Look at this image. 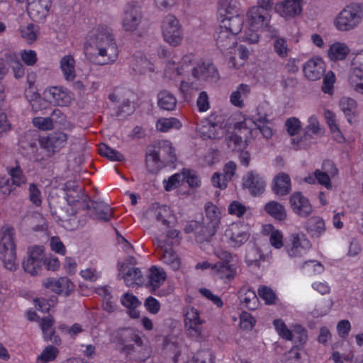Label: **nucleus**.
<instances>
[{"label": "nucleus", "instance_id": "a19ab883", "mask_svg": "<svg viewBox=\"0 0 363 363\" xmlns=\"http://www.w3.org/2000/svg\"><path fill=\"white\" fill-rule=\"evenodd\" d=\"M54 324V318L51 315L43 318L40 321V328L43 331V338L45 341H51L55 344H59L61 340L58 335L55 334V330L52 328Z\"/></svg>", "mask_w": 363, "mask_h": 363}, {"label": "nucleus", "instance_id": "7ed1b4c3", "mask_svg": "<svg viewBox=\"0 0 363 363\" xmlns=\"http://www.w3.org/2000/svg\"><path fill=\"white\" fill-rule=\"evenodd\" d=\"M44 98L40 97L38 92H33L28 99L32 110L37 113L47 108L48 102L58 106H68L73 100L72 93L67 88L61 86H50L43 91Z\"/></svg>", "mask_w": 363, "mask_h": 363}, {"label": "nucleus", "instance_id": "9d476101", "mask_svg": "<svg viewBox=\"0 0 363 363\" xmlns=\"http://www.w3.org/2000/svg\"><path fill=\"white\" fill-rule=\"evenodd\" d=\"M118 344L121 352L127 356H135L138 349L143 347V341L138 331L130 328L120 331Z\"/></svg>", "mask_w": 363, "mask_h": 363}, {"label": "nucleus", "instance_id": "bf43d9fd", "mask_svg": "<svg viewBox=\"0 0 363 363\" xmlns=\"http://www.w3.org/2000/svg\"><path fill=\"white\" fill-rule=\"evenodd\" d=\"M285 128L288 134L294 138H300L298 134L301 130V122L298 118L291 117L285 121Z\"/></svg>", "mask_w": 363, "mask_h": 363}, {"label": "nucleus", "instance_id": "a211bd4d", "mask_svg": "<svg viewBox=\"0 0 363 363\" xmlns=\"http://www.w3.org/2000/svg\"><path fill=\"white\" fill-rule=\"evenodd\" d=\"M161 248V262L172 271H181L183 267L182 261L177 252L169 246L168 241L160 242Z\"/></svg>", "mask_w": 363, "mask_h": 363}, {"label": "nucleus", "instance_id": "1a4fd4ad", "mask_svg": "<svg viewBox=\"0 0 363 363\" xmlns=\"http://www.w3.org/2000/svg\"><path fill=\"white\" fill-rule=\"evenodd\" d=\"M162 34L164 41L172 47L180 45L184 34L179 20L172 14H167L162 20Z\"/></svg>", "mask_w": 363, "mask_h": 363}, {"label": "nucleus", "instance_id": "39448f33", "mask_svg": "<svg viewBox=\"0 0 363 363\" xmlns=\"http://www.w3.org/2000/svg\"><path fill=\"white\" fill-rule=\"evenodd\" d=\"M244 26V18L240 14L227 16L220 20L216 35L218 47L229 50L237 44L236 35L240 33Z\"/></svg>", "mask_w": 363, "mask_h": 363}, {"label": "nucleus", "instance_id": "c9c22d12", "mask_svg": "<svg viewBox=\"0 0 363 363\" xmlns=\"http://www.w3.org/2000/svg\"><path fill=\"white\" fill-rule=\"evenodd\" d=\"M250 92L251 88L250 85L244 83L240 84L230 94L229 100L230 104L236 108H243L245 106V100L248 97Z\"/></svg>", "mask_w": 363, "mask_h": 363}, {"label": "nucleus", "instance_id": "3c124183", "mask_svg": "<svg viewBox=\"0 0 363 363\" xmlns=\"http://www.w3.org/2000/svg\"><path fill=\"white\" fill-rule=\"evenodd\" d=\"M273 325L275 331L282 339L292 341L294 339V325L291 328H288L284 321L277 318L274 320Z\"/></svg>", "mask_w": 363, "mask_h": 363}, {"label": "nucleus", "instance_id": "864d4df0", "mask_svg": "<svg viewBox=\"0 0 363 363\" xmlns=\"http://www.w3.org/2000/svg\"><path fill=\"white\" fill-rule=\"evenodd\" d=\"M59 354V350L54 345H48L36 358L37 363H48L55 360Z\"/></svg>", "mask_w": 363, "mask_h": 363}, {"label": "nucleus", "instance_id": "bb28decb", "mask_svg": "<svg viewBox=\"0 0 363 363\" xmlns=\"http://www.w3.org/2000/svg\"><path fill=\"white\" fill-rule=\"evenodd\" d=\"M205 210L208 228L206 236L211 238L216 233L220 223L222 213L220 208L212 203H207L205 206Z\"/></svg>", "mask_w": 363, "mask_h": 363}, {"label": "nucleus", "instance_id": "f704fd0d", "mask_svg": "<svg viewBox=\"0 0 363 363\" xmlns=\"http://www.w3.org/2000/svg\"><path fill=\"white\" fill-rule=\"evenodd\" d=\"M62 190L64 198L70 206L75 205L84 196L82 187L79 185L77 181H67L65 183Z\"/></svg>", "mask_w": 363, "mask_h": 363}, {"label": "nucleus", "instance_id": "774afa93", "mask_svg": "<svg viewBox=\"0 0 363 363\" xmlns=\"http://www.w3.org/2000/svg\"><path fill=\"white\" fill-rule=\"evenodd\" d=\"M32 123L34 127L40 130H51L54 128L52 120L50 117H34Z\"/></svg>", "mask_w": 363, "mask_h": 363}, {"label": "nucleus", "instance_id": "9b49d317", "mask_svg": "<svg viewBox=\"0 0 363 363\" xmlns=\"http://www.w3.org/2000/svg\"><path fill=\"white\" fill-rule=\"evenodd\" d=\"M142 18L141 6L138 2H130L124 9L121 27L125 32H134L140 26Z\"/></svg>", "mask_w": 363, "mask_h": 363}, {"label": "nucleus", "instance_id": "f03ea898", "mask_svg": "<svg viewBox=\"0 0 363 363\" xmlns=\"http://www.w3.org/2000/svg\"><path fill=\"white\" fill-rule=\"evenodd\" d=\"M119 48L111 28L96 25L92 30V63L98 65L113 64L118 57Z\"/></svg>", "mask_w": 363, "mask_h": 363}, {"label": "nucleus", "instance_id": "69168bd1", "mask_svg": "<svg viewBox=\"0 0 363 363\" xmlns=\"http://www.w3.org/2000/svg\"><path fill=\"white\" fill-rule=\"evenodd\" d=\"M182 174L184 182L186 181L191 188H198L201 186V182L197 173L189 169H183Z\"/></svg>", "mask_w": 363, "mask_h": 363}, {"label": "nucleus", "instance_id": "f257e3e1", "mask_svg": "<svg viewBox=\"0 0 363 363\" xmlns=\"http://www.w3.org/2000/svg\"><path fill=\"white\" fill-rule=\"evenodd\" d=\"M164 76L169 80L186 76V79L181 82L180 91L184 95L189 96L199 89L202 81L217 79L218 72L211 62L203 60L196 62L194 55L188 54L181 58L174 57L168 60L164 65Z\"/></svg>", "mask_w": 363, "mask_h": 363}, {"label": "nucleus", "instance_id": "aec40b11", "mask_svg": "<svg viewBox=\"0 0 363 363\" xmlns=\"http://www.w3.org/2000/svg\"><path fill=\"white\" fill-rule=\"evenodd\" d=\"M145 217L150 221H156L162 225H167L173 218V213L167 205L153 203L146 211Z\"/></svg>", "mask_w": 363, "mask_h": 363}, {"label": "nucleus", "instance_id": "e433bc0d", "mask_svg": "<svg viewBox=\"0 0 363 363\" xmlns=\"http://www.w3.org/2000/svg\"><path fill=\"white\" fill-rule=\"evenodd\" d=\"M131 69L135 74H145L155 71V65L143 55H135L133 57Z\"/></svg>", "mask_w": 363, "mask_h": 363}, {"label": "nucleus", "instance_id": "20e7f679", "mask_svg": "<svg viewBox=\"0 0 363 363\" xmlns=\"http://www.w3.org/2000/svg\"><path fill=\"white\" fill-rule=\"evenodd\" d=\"M247 26L242 31L240 39L248 44H257L260 35L258 30L268 27L271 17L267 11L259 6L250 7L246 12Z\"/></svg>", "mask_w": 363, "mask_h": 363}, {"label": "nucleus", "instance_id": "c85d7f7f", "mask_svg": "<svg viewBox=\"0 0 363 363\" xmlns=\"http://www.w3.org/2000/svg\"><path fill=\"white\" fill-rule=\"evenodd\" d=\"M237 269L235 264L218 262L213 264L212 275L224 282H230L235 277Z\"/></svg>", "mask_w": 363, "mask_h": 363}, {"label": "nucleus", "instance_id": "ea45409f", "mask_svg": "<svg viewBox=\"0 0 363 363\" xmlns=\"http://www.w3.org/2000/svg\"><path fill=\"white\" fill-rule=\"evenodd\" d=\"M262 232L269 237L270 245L275 249H280L284 246V236L281 230L277 229L271 224L262 226Z\"/></svg>", "mask_w": 363, "mask_h": 363}, {"label": "nucleus", "instance_id": "79ce46f5", "mask_svg": "<svg viewBox=\"0 0 363 363\" xmlns=\"http://www.w3.org/2000/svg\"><path fill=\"white\" fill-rule=\"evenodd\" d=\"M349 47L344 43L335 42L331 44L328 50V56L332 61L343 60L350 53Z\"/></svg>", "mask_w": 363, "mask_h": 363}, {"label": "nucleus", "instance_id": "f3484780", "mask_svg": "<svg viewBox=\"0 0 363 363\" xmlns=\"http://www.w3.org/2000/svg\"><path fill=\"white\" fill-rule=\"evenodd\" d=\"M302 11V0H283L274 6L275 13L286 20L298 16Z\"/></svg>", "mask_w": 363, "mask_h": 363}, {"label": "nucleus", "instance_id": "6e6552de", "mask_svg": "<svg viewBox=\"0 0 363 363\" xmlns=\"http://www.w3.org/2000/svg\"><path fill=\"white\" fill-rule=\"evenodd\" d=\"M250 227L241 222H234L228 225L223 233L222 240L233 249H238L249 240Z\"/></svg>", "mask_w": 363, "mask_h": 363}, {"label": "nucleus", "instance_id": "2f4dec72", "mask_svg": "<svg viewBox=\"0 0 363 363\" xmlns=\"http://www.w3.org/2000/svg\"><path fill=\"white\" fill-rule=\"evenodd\" d=\"M323 171L317 169L315 171V175L317 177V182L326 189H330L332 188V184L330 182V177H334L337 175L338 170L330 160L325 161L323 164Z\"/></svg>", "mask_w": 363, "mask_h": 363}, {"label": "nucleus", "instance_id": "473e14b6", "mask_svg": "<svg viewBox=\"0 0 363 363\" xmlns=\"http://www.w3.org/2000/svg\"><path fill=\"white\" fill-rule=\"evenodd\" d=\"M44 286L57 294H64L65 296H69L74 289L73 283L67 277L48 279L44 283Z\"/></svg>", "mask_w": 363, "mask_h": 363}, {"label": "nucleus", "instance_id": "09e8293b", "mask_svg": "<svg viewBox=\"0 0 363 363\" xmlns=\"http://www.w3.org/2000/svg\"><path fill=\"white\" fill-rule=\"evenodd\" d=\"M218 10L225 16L240 14V3L238 0H218Z\"/></svg>", "mask_w": 363, "mask_h": 363}, {"label": "nucleus", "instance_id": "72a5a7b5", "mask_svg": "<svg viewBox=\"0 0 363 363\" xmlns=\"http://www.w3.org/2000/svg\"><path fill=\"white\" fill-rule=\"evenodd\" d=\"M119 276L128 286L139 285L143 282L141 271L138 268L129 267L125 264H122L119 269Z\"/></svg>", "mask_w": 363, "mask_h": 363}, {"label": "nucleus", "instance_id": "5701e85b", "mask_svg": "<svg viewBox=\"0 0 363 363\" xmlns=\"http://www.w3.org/2000/svg\"><path fill=\"white\" fill-rule=\"evenodd\" d=\"M127 91L122 88H116L108 95V99L117 106V115L129 114L133 111L130 101L126 97Z\"/></svg>", "mask_w": 363, "mask_h": 363}, {"label": "nucleus", "instance_id": "412c9836", "mask_svg": "<svg viewBox=\"0 0 363 363\" xmlns=\"http://www.w3.org/2000/svg\"><path fill=\"white\" fill-rule=\"evenodd\" d=\"M290 206L292 211L301 217H308L313 212V207L308 199L301 192H294L290 196Z\"/></svg>", "mask_w": 363, "mask_h": 363}, {"label": "nucleus", "instance_id": "0e129e2a", "mask_svg": "<svg viewBox=\"0 0 363 363\" xmlns=\"http://www.w3.org/2000/svg\"><path fill=\"white\" fill-rule=\"evenodd\" d=\"M184 182V176L182 170L179 172L175 173L163 181L164 187L166 191H172L181 186Z\"/></svg>", "mask_w": 363, "mask_h": 363}, {"label": "nucleus", "instance_id": "49530a36", "mask_svg": "<svg viewBox=\"0 0 363 363\" xmlns=\"http://www.w3.org/2000/svg\"><path fill=\"white\" fill-rule=\"evenodd\" d=\"M240 131L241 133L244 134L245 138V140H243L241 136L237 134H232L226 138L228 147L233 151L239 152L245 149L247 145V140L249 137L251 136L249 135L247 130H240Z\"/></svg>", "mask_w": 363, "mask_h": 363}, {"label": "nucleus", "instance_id": "052dcab7", "mask_svg": "<svg viewBox=\"0 0 363 363\" xmlns=\"http://www.w3.org/2000/svg\"><path fill=\"white\" fill-rule=\"evenodd\" d=\"M98 151L101 156L111 161H122L124 159L121 153L105 144H101L99 146Z\"/></svg>", "mask_w": 363, "mask_h": 363}, {"label": "nucleus", "instance_id": "c03bdc74", "mask_svg": "<svg viewBox=\"0 0 363 363\" xmlns=\"http://www.w3.org/2000/svg\"><path fill=\"white\" fill-rule=\"evenodd\" d=\"M60 69L67 81L72 82L74 79L76 77L75 60L72 55H65L61 59Z\"/></svg>", "mask_w": 363, "mask_h": 363}, {"label": "nucleus", "instance_id": "4be33fe9", "mask_svg": "<svg viewBox=\"0 0 363 363\" xmlns=\"http://www.w3.org/2000/svg\"><path fill=\"white\" fill-rule=\"evenodd\" d=\"M38 135L32 131H28L21 135L18 140V145L25 150V154L30 158L38 160L40 158L37 155L38 150Z\"/></svg>", "mask_w": 363, "mask_h": 363}, {"label": "nucleus", "instance_id": "338daca9", "mask_svg": "<svg viewBox=\"0 0 363 363\" xmlns=\"http://www.w3.org/2000/svg\"><path fill=\"white\" fill-rule=\"evenodd\" d=\"M9 173L13 185L20 186L26 182V177L19 165L11 168Z\"/></svg>", "mask_w": 363, "mask_h": 363}, {"label": "nucleus", "instance_id": "a878e982", "mask_svg": "<svg viewBox=\"0 0 363 363\" xmlns=\"http://www.w3.org/2000/svg\"><path fill=\"white\" fill-rule=\"evenodd\" d=\"M304 76L311 81H315L323 75L325 71V65L320 57H314L309 59L303 65Z\"/></svg>", "mask_w": 363, "mask_h": 363}, {"label": "nucleus", "instance_id": "b1692460", "mask_svg": "<svg viewBox=\"0 0 363 363\" xmlns=\"http://www.w3.org/2000/svg\"><path fill=\"white\" fill-rule=\"evenodd\" d=\"M197 131L203 139H220L225 133L221 124L212 123L208 120L202 121L197 127Z\"/></svg>", "mask_w": 363, "mask_h": 363}, {"label": "nucleus", "instance_id": "13d9d810", "mask_svg": "<svg viewBox=\"0 0 363 363\" xmlns=\"http://www.w3.org/2000/svg\"><path fill=\"white\" fill-rule=\"evenodd\" d=\"M273 48L274 52L280 58H286L289 53V48L287 40L285 38H278L273 41Z\"/></svg>", "mask_w": 363, "mask_h": 363}, {"label": "nucleus", "instance_id": "f8f14e48", "mask_svg": "<svg viewBox=\"0 0 363 363\" xmlns=\"http://www.w3.org/2000/svg\"><path fill=\"white\" fill-rule=\"evenodd\" d=\"M204 320L200 317L198 309L187 306L184 311V325L187 334L193 337H199L203 332Z\"/></svg>", "mask_w": 363, "mask_h": 363}, {"label": "nucleus", "instance_id": "423d86ee", "mask_svg": "<svg viewBox=\"0 0 363 363\" xmlns=\"http://www.w3.org/2000/svg\"><path fill=\"white\" fill-rule=\"evenodd\" d=\"M363 20V6L352 3L346 6L334 18L335 28L346 32L356 28Z\"/></svg>", "mask_w": 363, "mask_h": 363}, {"label": "nucleus", "instance_id": "37998d69", "mask_svg": "<svg viewBox=\"0 0 363 363\" xmlns=\"http://www.w3.org/2000/svg\"><path fill=\"white\" fill-rule=\"evenodd\" d=\"M182 127V122L174 117H162L155 123L156 130L161 133H167L172 130H179Z\"/></svg>", "mask_w": 363, "mask_h": 363}, {"label": "nucleus", "instance_id": "7c9ffc66", "mask_svg": "<svg viewBox=\"0 0 363 363\" xmlns=\"http://www.w3.org/2000/svg\"><path fill=\"white\" fill-rule=\"evenodd\" d=\"M113 217L112 208L104 201L92 199V220L101 222L109 221Z\"/></svg>", "mask_w": 363, "mask_h": 363}, {"label": "nucleus", "instance_id": "0eeeda50", "mask_svg": "<svg viewBox=\"0 0 363 363\" xmlns=\"http://www.w3.org/2000/svg\"><path fill=\"white\" fill-rule=\"evenodd\" d=\"M0 240V254L5 268L10 271H15L18 267L16 262V249L14 243V229L11 226H6L1 229Z\"/></svg>", "mask_w": 363, "mask_h": 363}, {"label": "nucleus", "instance_id": "4c0bfd02", "mask_svg": "<svg viewBox=\"0 0 363 363\" xmlns=\"http://www.w3.org/2000/svg\"><path fill=\"white\" fill-rule=\"evenodd\" d=\"M306 230L311 238H318L325 232V221L319 216H312L306 221Z\"/></svg>", "mask_w": 363, "mask_h": 363}, {"label": "nucleus", "instance_id": "58836bf2", "mask_svg": "<svg viewBox=\"0 0 363 363\" xmlns=\"http://www.w3.org/2000/svg\"><path fill=\"white\" fill-rule=\"evenodd\" d=\"M273 191L279 196L288 194L291 190V179L284 173L278 174L274 179Z\"/></svg>", "mask_w": 363, "mask_h": 363}, {"label": "nucleus", "instance_id": "5fc2aeb1", "mask_svg": "<svg viewBox=\"0 0 363 363\" xmlns=\"http://www.w3.org/2000/svg\"><path fill=\"white\" fill-rule=\"evenodd\" d=\"M339 106L347 117L354 116L357 111V104L355 100L350 97H342L340 100Z\"/></svg>", "mask_w": 363, "mask_h": 363}, {"label": "nucleus", "instance_id": "6ab92c4d", "mask_svg": "<svg viewBox=\"0 0 363 363\" xmlns=\"http://www.w3.org/2000/svg\"><path fill=\"white\" fill-rule=\"evenodd\" d=\"M242 184L244 189L254 196L262 194L266 187V181L264 177L255 171L247 172L242 179Z\"/></svg>", "mask_w": 363, "mask_h": 363}, {"label": "nucleus", "instance_id": "680f3d73", "mask_svg": "<svg viewBox=\"0 0 363 363\" xmlns=\"http://www.w3.org/2000/svg\"><path fill=\"white\" fill-rule=\"evenodd\" d=\"M160 154L156 151L149 152L146 156V167L150 172H156L161 167Z\"/></svg>", "mask_w": 363, "mask_h": 363}, {"label": "nucleus", "instance_id": "cd10ccee", "mask_svg": "<svg viewBox=\"0 0 363 363\" xmlns=\"http://www.w3.org/2000/svg\"><path fill=\"white\" fill-rule=\"evenodd\" d=\"M51 6V0H33L27 6L29 16L35 21L44 20Z\"/></svg>", "mask_w": 363, "mask_h": 363}, {"label": "nucleus", "instance_id": "a18cd8bd", "mask_svg": "<svg viewBox=\"0 0 363 363\" xmlns=\"http://www.w3.org/2000/svg\"><path fill=\"white\" fill-rule=\"evenodd\" d=\"M177 100L173 94L163 90L157 94V105L165 111H173L177 106Z\"/></svg>", "mask_w": 363, "mask_h": 363}, {"label": "nucleus", "instance_id": "393cba45", "mask_svg": "<svg viewBox=\"0 0 363 363\" xmlns=\"http://www.w3.org/2000/svg\"><path fill=\"white\" fill-rule=\"evenodd\" d=\"M267 114L262 111V107L259 106L252 114V118H246L238 125V128L240 130H247L249 135H252L253 130L257 127L258 124L269 123Z\"/></svg>", "mask_w": 363, "mask_h": 363}, {"label": "nucleus", "instance_id": "e2e57ef3", "mask_svg": "<svg viewBox=\"0 0 363 363\" xmlns=\"http://www.w3.org/2000/svg\"><path fill=\"white\" fill-rule=\"evenodd\" d=\"M301 268L310 275L320 274L325 271L324 265L316 260H308L303 262Z\"/></svg>", "mask_w": 363, "mask_h": 363}, {"label": "nucleus", "instance_id": "de8ad7c7", "mask_svg": "<svg viewBox=\"0 0 363 363\" xmlns=\"http://www.w3.org/2000/svg\"><path fill=\"white\" fill-rule=\"evenodd\" d=\"M265 211L274 218L284 220L286 218V211L284 206L275 201L267 203L264 206Z\"/></svg>", "mask_w": 363, "mask_h": 363}, {"label": "nucleus", "instance_id": "603ef678", "mask_svg": "<svg viewBox=\"0 0 363 363\" xmlns=\"http://www.w3.org/2000/svg\"><path fill=\"white\" fill-rule=\"evenodd\" d=\"M160 156L168 162H173L176 159L175 150L172 144L169 140H162L159 143Z\"/></svg>", "mask_w": 363, "mask_h": 363}, {"label": "nucleus", "instance_id": "8fccbe9b", "mask_svg": "<svg viewBox=\"0 0 363 363\" xmlns=\"http://www.w3.org/2000/svg\"><path fill=\"white\" fill-rule=\"evenodd\" d=\"M240 302L247 308L255 310L258 306V298L255 292L250 289H242L240 291Z\"/></svg>", "mask_w": 363, "mask_h": 363}, {"label": "nucleus", "instance_id": "6e6d98bb", "mask_svg": "<svg viewBox=\"0 0 363 363\" xmlns=\"http://www.w3.org/2000/svg\"><path fill=\"white\" fill-rule=\"evenodd\" d=\"M21 36L28 43H32L37 40L38 30L33 23H28L26 26L19 28Z\"/></svg>", "mask_w": 363, "mask_h": 363}, {"label": "nucleus", "instance_id": "4468645a", "mask_svg": "<svg viewBox=\"0 0 363 363\" xmlns=\"http://www.w3.org/2000/svg\"><path fill=\"white\" fill-rule=\"evenodd\" d=\"M43 247L35 245L28 249V257L23 262V267L26 272L31 275H37L43 269Z\"/></svg>", "mask_w": 363, "mask_h": 363}, {"label": "nucleus", "instance_id": "ddd939ff", "mask_svg": "<svg viewBox=\"0 0 363 363\" xmlns=\"http://www.w3.org/2000/svg\"><path fill=\"white\" fill-rule=\"evenodd\" d=\"M321 127L317 116L312 115L308 118V124L305 128V133L300 138H291L293 146L298 149H306L313 143L312 135H318Z\"/></svg>", "mask_w": 363, "mask_h": 363}, {"label": "nucleus", "instance_id": "2eb2a0df", "mask_svg": "<svg viewBox=\"0 0 363 363\" xmlns=\"http://www.w3.org/2000/svg\"><path fill=\"white\" fill-rule=\"evenodd\" d=\"M311 247V242L303 233H293L289 237L286 250L290 257L299 258L305 255Z\"/></svg>", "mask_w": 363, "mask_h": 363}, {"label": "nucleus", "instance_id": "4d7b16f0", "mask_svg": "<svg viewBox=\"0 0 363 363\" xmlns=\"http://www.w3.org/2000/svg\"><path fill=\"white\" fill-rule=\"evenodd\" d=\"M57 298L55 296H52L50 298L43 297L37 298L34 300L36 308L43 312L48 313L57 303Z\"/></svg>", "mask_w": 363, "mask_h": 363}, {"label": "nucleus", "instance_id": "c756f323", "mask_svg": "<svg viewBox=\"0 0 363 363\" xmlns=\"http://www.w3.org/2000/svg\"><path fill=\"white\" fill-rule=\"evenodd\" d=\"M166 278V272L162 268L152 266L146 274L145 286L151 292H154L164 284Z\"/></svg>", "mask_w": 363, "mask_h": 363}, {"label": "nucleus", "instance_id": "dca6fc26", "mask_svg": "<svg viewBox=\"0 0 363 363\" xmlns=\"http://www.w3.org/2000/svg\"><path fill=\"white\" fill-rule=\"evenodd\" d=\"M349 82L354 90L363 94V50L357 52L352 59Z\"/></svg>", "mask_w": 363, "mask_h": 363}]
</instances>
